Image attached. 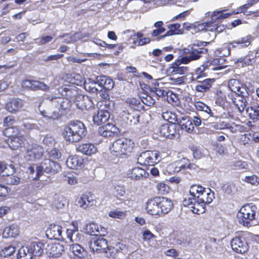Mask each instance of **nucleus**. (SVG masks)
<instances>
[{
  "label": "nucleus",
  "mask_w": 259,
  "mask_h": 259,
  "mask_svg": "<svg viewBox=\"0 0 259 259\" xmlns=\"http://www.w3.org/2000/svg\"><path fill=\"white\" fill-rule=\"evenodd\" d=\"M173 207L171 200L164 197H155L146 202V209L148 213L160 216L167 213Z\"/></svg>",
  "instance_id": "obj_1"
},
{
  "label": "nucleus",
  "mask_w": 259,
  "mask_h": 259,
  "mask_svg": "<svg viewBox=\"0 0 259 259\" xmlns=\"http://www.w3.org/2000/svg\"><path fill=\"white\" fill-rule=\"evenodd\" d=\"M87 133L84 124L79 120L70 121L64 129L65 139L72 143L79 142L86 136Z\"/></svg>",
  "instance_id": "obj_2"
},
{
  "label": "nucleus",
  "mask_w": 259,
  "mask_h": 259,
  "mask_svg": "<svg viewBox=\"0 0 259 259\" xmlns=\"http://www.w3.org/2000/svg\"><path fill=\"white\" fill-rule=\"evenodd\" d=\"M134 147V143L131 139L121 138L113 142L110 150L116 156L127 155L132 152Z\"/></svg>",
  "instance_id": "obj_3"
},
{
  "label": "nucleus",
  "mask_w": 259,
  "mask_h": 259,
  "mask_svg": "<svg viewBox=\"0 0 259 259\" xmlns=\"http://www.w3.org/2000/svg\"><path fill=\"white\" fill-rule=\"evenodd\" d=\"M209 42L206 41H200L193 44L187 49V54L182 57V62L184 64H188L191 61L198 60L201 58L202 55L206 54L207 49L205 48Z\"/></svg>",
  "instance_id": "obj_4"
},
{
  "label": "nucleus",
  "mask_w": 259,
  "mask_h": 259,
  "mask_svg": "<svg viewBox=\"0 0 259 259\" xmlns=\"http://www.w3.org/2000/svg\"><path fill=\"white\" fill-rule=\"evenodd\" d=\"M61 170L60 164L54 161L49 159H46L43 160L40 165L36 167V177L35 179L38 178L42 175L44 172L55 175Z\"/></svg>",
  "instance_id": "obj_5"
},
{
  "label": "nucleus",
  "mask_w": 259,
  "mask_h": 259,
  "mask_svg": "<svg viewBox=\"0 0 259 259\" xmlns=\"http://www.w3.org/2000/svg\"><path fill=\"white\" fill-rule=\"evenodd\" d=\"M256 210V206L252 203L246 204L242 206L237 214L239 223L248 226L250 222L255 219Z\"/></svg>",
  "instance_id": "obj_6"
},
{
  "label": "nucleus",
  "mask_w": 259,
  "mask_h": 259,
  "mask_svg": "<svg viewBox=\"0 0 259 259\" xmlns=\"http://www.w3.org/2000/svg\"><path fill=\"white\" fill-rule=\"evenodd\" d=\"M226 11V9H222L205 14L206 16L211 17V20L207 22L206 31L215 32L218 21H221L231 15V13H225Z\"/></svg>",
  "instance_id": "obj_7"
},
{
  "label": "nucleus",
  "mask_w": 259,
  "mask_h": 259,
  "mask_svg": "<svg viewBox=\"0 0 259 259\" xmlns=\"http://www.w3.org/2000/svg\"><path fill=\"white\" fill-rule=\"evenodd\" d=\"M157 151H145L140 153L138 157V163L144 165H153L159 161Z\"/></svg>",
  "instance_id": "obj_8"
},
{
  "label": "nucleus",
  "mask_w": 259,
  "mask_h": 259,
  "mask_svg": "<svg viewBox=\"0 0 259 259\" xmlns=\"http://www.w3.org/2000/svg\"><path fill=\"white\" fill-rule=\"evenodd\" d=\"M50 255L57 259H72L71 255L65 252L64 247L60 243H52L47 248Z\"/></svg>",
  "instance_id": "obj_9"
},
{
  "label": "nucleus",
  "mask_w": 259,
  "mask_h": 259,
  "mask_svg": "<svg viewBox=\"0 0 259 259\" xmlns=\"http://www.w3.org/2000/svg\"><path fill=\"white\" fill-rule=\"evenodd\" d=\"M230 244L232 249L237 253H244L249 249L246 239L243 236H235L232 239Z\"/></svg>",
  "instance_id": "obj_10"
},
{
  "label": "nucleus",
  "mask_w": 259,
  "mask_h": 259,
  "mask_svg": "<svg viewBox=\"0 0 259 259\" xmlns=\"http://www.w3.org/2000/svg\"><path fill=\"white\" fill-rule=\"evenodd\" d=\"M44 152L42 146L33 144L26 151L24 157L27 161H34L39 159L43 155Z\"/></svg>",
  "instance_id": "obj_11"
},
{
  "label": "nucleus",
  "mask_w": 259,
  "mask_h": 259,
  "mask_svg": "<svg viewBox=\"0 0 259 259\" xmlns=\"http://www.w3.org/2000/svg\"><path fill=\"white\" fill-rule=\"evenodd\" d=\"M107 248V241L101 236L93 238L90 242V248L94 252L104 253Z\"/></svg>",
  "instance_id": "obj_12"
},
{
  "label": "nucleus",
  "mask_w": 259,
  "mask_h": 259,
  "mask_svg": "<svg viewBox=\"0 0 259 259\" xmlns=\"http://www.w3.org/2000/svg\"><path fill=\"white\" fill-rule=\"evenodd\" d=\"M76 88L72 85H64L58 88L59 93L69 101L74 102L76 97L79 95Z\"/></svg>",
  "instance_id": "obj_13"
},
{
  "label": "nucleus",
  "mask_w": 259,
  "mask_h": 259,
  "mask_svg": "<svg viewBox=\"0 0 259 259\" xmlns=\"http://www.w3.org/2000/svg\"><path fill=\"white\" fill-rule=\"evenodd\" d=\"M175 123L179 125L182 130L191 133L194 128L192 120L188 116H180L174 118Z\"/></svg>",
  "instance_id": "obj_14"
},
{
  "label": "nucleus",
  "mask_w": 259,
  "mask_h": 259,
  "mask_svg": "<svg viewBox=\"0 0 259 259\" xmlns=\"http://www.w3.org/2000/svg\"><path fill=\"white\" fill-rule=\"evenodd\" d=\"M243 91L241 93L237 94L239 98L236 101H234L239 112L242 113L244 111L245 108L248 104V101L249 99V94L247 90L242 89Z\"/></svg>",
  "instance_id": "obj_15"
},
{
  "label": "nucleus",
  "mask_w": 259,
  "mask_h": 259,
  "mask_svg": "<svg viewBox=\"0 0 259 259\" xmlns=\"http://www.w3.org/2000/svg\"><path fill=\"white\" fill-rule=\"evenodd\" d=\"M95 203V196L91 193H86L82 195L77 200V205L83 209L92 206Z\"/></svg>",
  "instance_id": "obj_16"
},
{
  "label": "nucleus",
  "mask_w": 259,
  "mask_h": 259,
  "mask_svg": "<svg viewBox=\"0 0 259 259\" xmlns=\"http://www.w3.org/2000/svg\"><path fill=\"white\" fill-rule=\"evenodd\" d=\"M119 133L118 128L112 124H107L98 129V134L104 137H113Z\"/></svg>",
  "instance_id": "obj_17"
},
{
  "label": "nucleus",
  "mask_w": 259,
  "mask_h": 259,
  "mask_svg": "<svg viewBox=\"0 0 259 259\" xmlns=\"http://www.w3.org/2000/svg\"><path fill=\"white\" fill-rule=\"evenodd\" d=\"M48 99L52 102V106H54L56 108L55 110L59 111L60 115L62 114V111L67 109L70 106V101L68 99L56 97H52L51 99L49 98Z\"/></svg>",
  "instance_id": "obj_18"
},
{
  "label": "nucleus",
  "mask_w": 259,
  "mask_h": 259,
  "mask_svg": "<svg viewBox=\"0 0 259 259\" xmlns=\"http://www.w3.org/2000/svg\"><path fill=\"white\" fill-rule=\"evenodd\" d=\"M62 227L58 225H50L46 232L47 237L50 239H62Z\"/></svg>",
  "instance_id": "obj_19"
},
{
  "label": "nucleus",
  "mask_w": 259,
  "mask_h": 259,
  "mask_svg": "<svg viewBox=\"0 0 259 259\" xmlns=\"http://www.w3.org/2000/svg\"><path fill=\"white\" fill-rule=\"evenodd\" d=\"M98 83L105 90H111L114 85V82L110 78L104 76H98L96 77V80L93 82V84Z\"/></svg>",
  "instance_id": "obj_20"
},
{
  "label": "nucleus",
  "mask_w": 259,
  "mask_h": 259,
  "mask_svg": "<svg viewBox=\"0 0 259 259\" xmlns=\"http://www.w3.org/2000/svg\"><path fill=\"white\" fill-rule=\"evenodd\" d=\"M205 188L201 186L194 185L191 186L189 190L190 194L185 198V203L188 204L194 199H197V196H200Z\"/></svg>",
  "instance_id": "obj_21"
},
{
  "label": "nucleus",
  "mask_w": 259,
  "mask_h": 259,
  "mask_svg": "<svg viewBox=\"0 0 259 259\" xmlns=\"http://www.w3.org/2000/svg\"><path fill=\"white\" fill-rule=\"evenodd\" d=\"M23 106V101L19 98L11 99L6 105V109L11 113H15Z\"/></svg>",
  "instance_id": "obj_22"
},
{
  "label": "nucleus",
  "mask_w": 259,
  "mask_h": 259,
  "mask_svg": "<svg viewBox=\"0 0 259 259\" xmlns=\"http://www.w3.org/2000/svg\"><path fill=\"white\" fill-rule=\"evenodd\" d=\"M76 106L80 110L84 109H88L93 105V102L91 98L88 96L79 95L76 97V100L74 101Z\"/></svg>",
  "instance_id": "obj_23"
},
{
  "label": "nucleus",
  "mask_w": 259,
  "mask_h": 259,
  "mask_svg": "<svg viewBox=\"0 0 259 259\" xmlns=\"http://www.w3.org/2000/svg\"><path fill=\"white\" fill-rule=\"evenodd\" d=\"M160 134L162 136L171 139L176 134V123H166L161 125L159 129Z\"/></svg>",
  "instance_id": "obj_24"
},
{
  "label": "nucleus",
  "mask_w": 259,
  "mask_h": 259,
  "mask_svg": "<svg viewBox=\"0 0 259 259\" xmlns=\"http://www.w3.org/2000/svg\"><path fill=\"white\" fill-rule=\"evenodd\" d=\"M197 199H194L188 204L185 203V198L183 200V205L189 207L194 213L199 214L205 211V206L201 202H199Z\"/></svg>",
  "instance_id": "obj_25"
},
{
  "label": "nucleus",
  "mask_w": 259,
  "mask_h": 259,
  "mask_svg": "<svg viewBox=\"0 0 259 259\" xmlns=\"http://www.w3.org/2000/svg\"><path fill=\"white\" fill-rule=\"evenodd\" d=\"M110 117V114L104 110V108L99 109L97 113L93 117V120L95 124L99 125L105 123Z\"/></svg>",
  "instance_id": "obj_26"
},
{
  "label": "nucleus",
  "mask_w": 259,
  "mask_h": 259,
  "mask_svg": "<svg viewBox=\"0 0 259 259\" xmlns=\"http://www.w3.org/2000/svg\"><path fill=\"white\" fill-rule=\"evenodd\" d=\"M214 198V193L209 188L205 189L200 196H197V200L204 205L211 203Z\"/></svg>",
  "instance_id": "obj_27"
},
{
  "label": "nucleus",
  "mask_w": 259,
  "mask_h": 259,
  "mask_svg": "<svg viewBox=\"0 0 259 259\" xmlns=\"http://www.w3.org/2000/svg\"><path fill=\"white\" fill-rule=\"evenodd\" d=\"M128 175L132 179L140 180L147 178L149 176V174L143 168L136 167L128 171Z\"/></svg>",
  "instance_id": "obj_28"
},
{
  "label": "nucleus",
  "mask_w": 259,
  "mask_h": 259,
  "mask_svg": "<svg viewBox=\"0 0 259 259\" xmlns=\"http://www.w3.org/2000/svg\"><path fill=\"white\" fill-rule=\"evenodd\" d=\"M66 165L71 169H78L83 166V159L81 157L77 156L69 157L66 161Z\"/></svg>",
  "instance_id": "obj_29"
},
{
  "label": "nucleus",
  "mask_w": 259,
  "mask_h": 259,
  "mask_svg": "<svg viewBox=\"0 0 259 259\" xmlns=\"http://www.w3.org/2000/svg\"><path fill=\"white\" fill-rule=\"evenodd\" d=\"M221 246L217 242V240L213 238H209L205 245L206 250L210 253L219 254L221 251Z\"/></svg>",
  "instance_id": "obj_30"
},
{
  "label": "nucleus",
  "mask_w": 259,
  "mask_h": 259,
  "mask_svg": "<svg viewBox=\"0 0 259 259\" xmlns=\"http://www.w3.org/2000/svg\"><path fill=\"white\" fill-rule=\"evenodd\" d=\"M182 64H184L182 62V59L179 60L172 64L169 70L173 74H183L188 71V68L184 66H182Z\"/></svg>",
  "instance_id": "obj_31"
},
{
  "label": "nucleus",
  "mask_w": 259,
  "mask_h": 259,
  "mask_svg": "<svg viewBox=\"0 0 259 259\" xmlns=\"http://www.w3.org/2000/svg\"><path fill=\"white\" fill-rule=\"evenodd\" d=\"M214 82V79L210 78L198 80L199 84L195 87V90L198 92H205L211 87Z\"/></svg>",
  "instance_id": "obj_32"
},
{
  "label": "nucleus",
  "mask_w": 259,
  "mask_h": 259,
  "mask_svg": "<svg viewBox=\"0 0 259 259\" xmlns=\"http://www.w3.org/2000/svg\"><path fill=\"white\" fill-rule=\"evenodd\" d=\"M24 137L19 135L9 139L8 143L11 149L16 150L24 145Z\"/></svg>",
  "instance_id": "obj_33"
},
{
  "label": "nucleus",
  "mask_w": 259,
  "mask_h": 259,
  "mask_svg": "<svg viewBox=\"0 0 259 259\" xmlns=\"http://www.w3.org/2000/svg\"><path fill=\"white\" fill-rule=\"evenodd\" d=\"M77 150L82 154L87 155L94 154L97 151V148L95 146L91 143H85L80 145L77 148Z\"/></svg>",
  "instance_id": "obj_34"
},
{
  "label": "nucleus",
  "mask_w": 259,
  "mask_h": 259,
  "mask_svg": "<svg viewBox=\"0 0 259 259\" xmlns=\"http://www.w3.org/2000/svg\"><path fill=\"white\" fill-rule=\"evenodd\" d=\"M44 245L40 242H33L28 245L30 250L33 253V256H39L44 251Z\"/></svg>",
  "instance_id": "obj_35"
},
{
  "label": "nucleus",
  "mask_w": 259,
  "mask_h": 259,
  "mask_svg": "<svg viewBox=\"0 0 259 259\" xmlns=\"http://www.w3.org/2000/svg\"><path fill=\"white\" fill-rule=\"evenodd\" d=\"M69 250L79 259L84 257L86 254L84 248L77 243L73 244L70 245Z\"/></svg>",
  "instance_id": "obj_36"
},
{
  "label": "nucleus",
  "mask_w": 259,
  "mask_h": 259,
  "mask_svg": "<svg viewBox=\"0 0 259 259\" xmlns=\"http://www.w3.org/2000/svg\"><path fill=\"white\" fill-rule=\"evenodd\" d=\"M228 87L233 92L236 94L241 93L242 89L247 90L246 88L243 84H241L238 80L235 79H230L228 83Z\"/></svg>",
  "instance_id": "obj_37"
},
{
  "label": "nucleus",
  "mask_w": 259,
  "mask_h": 259,
  "mask_svg": "<svg viewBox=\"0 0 259 259\" xmlns=\"http://www.w3.org/2000/svg\"><path fill=\"white\" fill-rule=\"evenodd\" d=\"M87 228L89 229L88 233L91 234H94L98 236H103L105 233V229L104 228L100 226H98L95 223H91L87 225Z\"/></svg>",
  "instance_id": "obj_38"
},
{
  "label": "nucleus",
  "mask_w": 259,
  "mask_h": 259,
  "mask_svg": "<svg viewBox=\"0 0 259 259\" xmlns=\"http://www.w3.org/2000/svg\"><path fill=\"white\" fill-rule=\"evenodd\" d=\"M190 149L193 153V157L196 159H199L208 154L206 149L199 146H192Z\"/></svg>",
  "instance_id": "obj_39"
},
{
  "label": "nucleus",
  "mask_w": 259,
  "mask_h": 259,
  "mask_svg": "<svg viewBox=\"0 0 259 259\" xmlns=\"http://www.w3.org/2000/svg\"><path fill=\"white\" fill-rule=\"evenodd\" d=\"M19 234V231L16 225H11L6 227L3 233L4 238L15 237Z\"/></svg>",
  "instance_id": "obj_40"
},
{
  "label": "nucleus",
  "mask_w": 259,
  "mask_h": 259,
  "mask_svg": "<svg viewBox=\"0 0 259 259\" xmlns=\"http://www.w3.org/2000/svg\"><path fill=\"white\" fill-rule=\"evenodd\" d=\"M33 253L30 250L28 245L21 247L18 251V258L19 259H32Z\"/></svg>",
  "instance_id": "obj_41"
},
{
  "label": "nucleus",
  "mask_w": 259,
  "mask_h": 259,
  "mask_svg": "<svg viewBox=\"0 0 259 259\" xmlns=\"http://www.w3.org/2000/svg\"><path fill=\"white\" fill-rule=\"evenodd\" d=\"M181 25L179 23L171 24L168 25V28L169 29L166 33L162 35L160 38H164L166 36H171L176 34H179L182 32L180 29Z\"/></svg>",
  "instance_id": "obj_42"
},
{
  "label": "nucleus",
  "mask_w": 259,
  "mask_h": 259,
  "mask_svg": "<svg viewBox=\"0 0 259 259\" xmlns=\"http://www.w3.org/2000/svg\"><path fill=\"white\" fill-rule=\"evenodd\" d=\"M258 2H259V0H248L246 4L240 7L237 11H234L232 13L238 14L239 13H243L245 15H248L251 12L247 11V9Z\"/></svg>",
  "instance_id": "obj_43"
},
{
  "label": "nucleus",
  "mask_w": 259,
  "mask_h": 259,
  "mask_svg": "<svg viewBox=\"0 0 259 259\" xmlns=\"http://www.w3.org/2000/svg\"><path fill=\"white\" fill-rule=\"evenodd\" d=\"M140 116L135 113H127L124 117V120L127 124L130 125H136L140 122Z\"/></svg>",
  "instance_id": "obj_44"
},
{
  "label": "nucleus",
  "mask_w": 259,
  "mask_h": 259,
  "mask_svg": "<svg viewBox=\"0 0 259 259\" xmlns=\"http://www.w3.org/2000/svg\"><path fill=\"white\" fill-rule=\"evenodd\" d=\"M119 248L118 245L109 247L108 246V248L105 250L104 253L107 257L114 258L117 257L119 253L121 252Z\"/></svg>",
  "instance_id": "obj_45"
},
{
  "label": "nucleus",
  "mask_w": 259,
  "mask_h": 259,
  "mask_svg": "<svg viewBox=\"0 0 259 259\" xmlns=\"http://www.w3.org/2000/svg\"><path fill=\"white\" fill-rule=\"evenodd\" d=\"M3 134L5 136L9 137V139L20 135L18 127L15 126L6 127L4 130Z\"/></svg>",
  "instance_id": "obj_46"
},
{
  "label": "nucleus",
  "mask_w": 259,
  "mask_h": 259,
  "mask_svg": "<svg viewBox=\"0 0 259 259\" xmlns=\"http://www.w3.org/2000/svg\"><path fill=\"white\" fill-rule=\"evenodd\" d=\"M40 105L39 106V107ZM39 111L40 112V114L45 118H47L48 119H57L60 116V113L59 111L57 110H53L50 111H46V110H41L39 108Z\"/></svg>",
  "instance_id": "obj_47"
},
{
  "label": "nucleus",
  "mask_w": 259,
  "mask_h": 259,
  "mask_svg": "<svg viewBox=\"0 0 259 259\" xmlns=\"http://www.w3.org/2000/svg\"><path fill=\"white\" fill-rule=\"evenodd\" d=\"M174 164L176 165V168H178V169L176 170L178 171L181 169H184L186 168H191L193 166L189 163V160L185 158H182L180 161L175 162Z\"/></svg>",
  "instance_id": "obj_48"
},
{
  "label": "nucleus",
  "mask_w": 259,
  "mask_h": 259,
  "mask_svg": "<svg viewBox=\"0 0 259 259\" xmlns=\"http://www.w3.org/2000/svg\"><path fill=\"white\" fill-rule=\"evenodd\" d=\"M54 205L55 207L58 209H62L64 208L67 203L66 199L63 196V195H56L54 197Z\"/></svg>",
  "instance_id": "obj_49"
},
{
  "label": "nucleus",
  "mask_w": 259,
  "mask_h": 259,
  "mask_svg": "<svg viewBox=\"0 0 259 259\" xmlns=\"http://www.w3.org/2000/svg\"><path fill=\"white\" fill-rule=\"evenodd\" d=\"M252 37L251 35H247L245 37H242L238 40L233 41L231 44L233 45V47H236L235 45H240L242 47H246L248 46L251 42Z\"/></svg>",
  "instance_id": "obj_50"
},
{
  "label": "nucleus",
  "mask_w": 259,
  "mask_h": 259,
  "mask_svg": "<svg viewBox=\"0 0 259 259\" xmlns=\"http://www.w3.org/2000/svg\"><path fill=\"white\" fill-rule=\"evenodd\" d=\"M100 109L104 108V110L107 111L110 114V111H112L114 107V103L112 100H103L100 102Z\"/></svg>",
  "instance_id": "obj_51"
},
{
  "label": "nucleus",
  "mask_w": 259,
  "mask_h": 259,
  "mask_svg": "<svg viewBox=\"0 0 259 259\" xmlns=\"http://www.w3.org/2000/svg\"><path fill=\"white\" fill-rule=\"evenodd\" d=\"M243 182L257 186L259 184V178L255 175L246 176L242 179Z\"/></svg>",
  "instance_id": "obj_52"
},
{
  "label": "nucleus",
  "mask_w": 259,
  "mask_h": 259,
  "mask_svg": "<svg viewBox=\"0 0 259 259\" xmlns=\"http://www.w3.org/2000/svg\"><path fill=\"white\" fill-rule=\"evenodd\" d=\"M4 168H3L2 174V176H10L15 172V168L13 164H3Z\"/></svg>",
  "instance_id": "obj_53"
},
{
  "label": "nucleus",
  "mask_w": 259,
  "mask_h": 259,
  "mask_svg": "<svg viewBox=\"0 0 259 259\" xmlns=\"http://www.w3.org/2000/svg\"><path fill=\"white\" fill-rule=\"evenodd\" d=\"M225 62V59L223 58H216L215 59H213L212 62L211 64L213 65H217L218 67L215 68H213L211 69L212 70H221L223 68H225L227 65H223V63Z\"/></svg>",
  "instance_id": "obj_54"
},
{
  "label": "nucleus",
  "mask_w": 259,
  "mask_h": 259,
  "mask_svg": "<svg viewBox=\"0 0 259 259\" xmlns=\"http://www.w3.org/2000/svg\"><path fill=\"white\" fill-rule=\"evenodd\" d=\"M15 251V248L12 246H9L2 249L0 255L2 257H6L14 254Z\"/></svg>",
  "instance_id": "obj_55"
},
{
  "label": "nucleus",
  "mask_w": 259,
  "mask_h": 259,
  "mask_svg": "<svg viewBox=\"0 0 259 259\" xmlns=\"http://www.w3.org/2000/svg\"><path fill=\"white\" fill-rule=\"evenodd\" d=\"M50 86L46 84L43 82L36 80L34 85V91L41 90L42 91L47 92L50 90Z\"/></svg>",
  "instance_id": "obj_56"
},
{
  "label": "nucleus",
  "mask_w": 259,
  "mask_h": 259,
  "mask_svg": "<svg viewBox=\"0 0 259 259\" xmlns=\"http://www.w3.org/2000/svg\"><path fill=\"white\" fill-rule=\"evenodd\" d=\"M254 59L251 58L249 56H246L245 57H241L237 60V62L241 63L242 66H248L251 65L254 62Z\"/></svg>",
  "instance_id": "obj_57"
},
{
  "label": "nucleus",
  "mask_w": 259,
  "mask_h": 259,
  "mask_svg": "<svg viewBox=\"0 0 259 259\" xmlns=\"http://www.w3.org/2000/svg\"><path fill=\"white\" fill-rule=\"evenodd\" d=\"M73 225L74 226V229H67L66 231V234L67 236V238L70 240L71 242H74L76 240V234H75V233L78 231L77 227H76L74 224L73 223Z\"/></svg>",
  "instance_id": "obj_58"
},
{
  "label": "nucleus",
  "mask_w": 259,
  "mask_h": 259,
  "mask_svg": "<svg viewBox=\"0 0 259 259\" xmlns=\"http://www.w3.org/2000/svg\"><path fill=\"white\" fill-rule=\"evenodd\" d=\"M157 190L159 194L164 195L168 193L169 188L166 184L161 183L157 185Z\"/></svg>",
  "instance_id": "obj_59"
},
{
  "label": "nucleus",
  "mask_w": 259,
  "mask_h": 259,
  "mask_svg": "<svg viewBox=\"0 0 259 259\" xmlns=\"http://www.w3.org/2000/svg\"><path fill=\"white\" fill-rule=\"evenodd\" d=\"M250 109L253 111L252 119H259V104L257 103H253L251 104Z\"/></svg>",
  "instance_id": "obj_60"
},
{
  "label": "nucleus",
  "mask_w": 259,
  "mask_h": 259,
  "mask_svg": "<svg viewBox=\"0 0 259 259\" xmlns=\"http://www.w3.org/2000/svg\"><path fill=\"white\" fill-rule=\"evenodd\" d=\"M141 101L142 102L145 104L146 105H147L148 106H151L153 105L155 103V101L154 99H153L151 96L145 95V96H141L140 97Z\"/></svg>",
  "instance_id": "obj_61"
},
{
  "label": "nucleus",
  "mask_w": 259,
  "mask_h": 259,
  "mask_svg": "<svg viewBox=\"0 0 259 259\" xmlns=\"http://www.w3.org/2000/svg\"><path fill=\"white\" fill-rule=\"evenodd\" d=\"M15 123V119L13 116H8L4 119L3 124L6 127L14 126Z\"/></svg>",
  "instance_id": "obj_62"
},
{
  "label": "nucleus",
  "mask_w": 259,
  "mask_h": 259,
  "mask_svg": "<svg viewBox=\"0 0 259 259\" xmlns=\"http://www.w3.org/2000/svg\"><path fill=\"white\" fill-rule=\"evenodd\" d=\"M35 81L34 80H25L22 82V87L34 91Z\"/></svg>",
  "instance_id": "obj_63"
},
{
  "label": "nucleus",
  "mask_w": 259,
  "mask_h": 259,
  "mask_svg": "<svg viewBox=\"0 0 259 259\" xmlns=\"http://www.w3.org/2000/svg\"><path fill=\"white\" fill-rule=\"evenodd\" d=\"M109 216L113 218L122 219L125 217V213L123 211H119L118 210H114L110 211L109 213Z\"/></svg>",
  "instance_id": "obj_64"
}]
</instances>
